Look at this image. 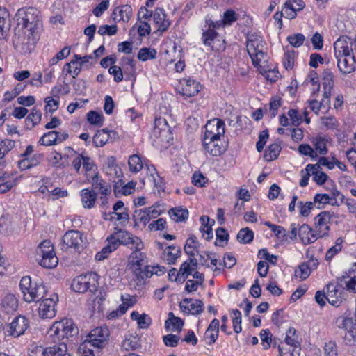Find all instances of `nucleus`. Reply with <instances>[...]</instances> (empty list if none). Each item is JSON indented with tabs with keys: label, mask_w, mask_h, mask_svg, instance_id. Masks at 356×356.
I'll return each instance as SVG.
<instances>
[{
	"label": "nucleus",
	"mask_w": 356,
	"mask_h": 356,
	"mask_svg": "<svg viewBox=\"0 0 356 356\" xmlns=\"http://www.w3.org/2000/svg\"><path fill=\"white\" fill-rule=\"evenodd\" d=\"M39 13L35 8L31 7L20 8L15 15L19 33L15 42L24 54L31 53L38 40L37 31L41 26Z\"/></svg>",
	"instance_id": "1"
},
{
	"label": "nucleus",
	"mask_w": 356,
	"mask_h": 356,
	"mask_svg": "<svg viewBox=\"0 0 356 356\" xmlns=\"http://www.w3.org/2000/svg\"><path fill=\"white\" fill-rule=\"evenodd\" d=\"M354 41L352 42L348 37L342 36L334 44V56L337 60V66L343 74H349L356 70V58L353 51Z\"/></svg>",
	"instance_id": "2"
},
{
	"label": "nucleus",
	"mask_w": 356,
	"mask_h": 356,
	"mask_svg": "<svg viewBox=\"0 0 356 356\" xmlns=\"http://www.w3.org/2000/svg\"><path fill=\"white\" fill-rule=\"evenodd\" d=\"M19 288L24 300L29 303L38 302L44 297L46 288L42 282H32L29 276L23 277L19 282Z\"/></svg>",
	"instance_id": "3"
},
{
	"label": "nucleus",
	"mask_w": 356,
	"mask_h": 356,
	"mask_svg": "<svg viewBox=\"0 0 356 356\" xmlns=\"http://www.w3.org/2000/svg\"><path fill=\"white\" fill-rule=\"evenodd\" d=\"M99 275L95 272L81 275L73 279L71 284L72 290L77 293L90 291L95 293L99 286Z\"/></svg>",
	"instance_id": "4"
},
{
	"label": "nucleus",
	"mask_w": 356,
	"mask_h": 356,
	"mask_svg": "<svg viewBox=\"0 0 356 356\" xmlns=\"http://www.w3.org/2000/svg\"><path fill=\"white\" fill-rule=\"evenodd\" d=\"M264 46L265 42L261 35L256 33L248 35L246 41L247 51L255 67L259 66L260 62L264 58Z\"/></svg>",
	"instance_id": "5"
},
{
	"label": "nucleus",
	"mask_w": 356,
	"mask_h": 356,
	"mask_svg": "<svg viewBox=\"0 0 356 356\" xmlns=\"http://www.w3.org/2000/svg\"><path fill=\"white\" fill-rule=\"evenodd\" d=\"M37 256L40 257L39 264L44 268H53L58 265V259L56 256L50 241H43L38 247Z\"/></svg>",
	"instance_id": "6"
},
{
	"label": "nucleus",
	"mask_w": 356,
	"mask_h": 356,
	"mask_svg": "<svg viewBox=\"0 0 356 356\" xmlns=\"http://www.w3.org/2000/svg\"><path fill=\"white\" fill-rule=\"evenodd\" d=\"M49 333L51 337L55 338V340H60L76 334L78 329L72 320L63 319L55 322L49 329Z\"/></svg>",
	"instance_id": "7"
},
{
	"label": "nucleus",
	"mask_w": 356,
	"mask_h": 356,
	"mask_svg": "<svg viewBox=\"0 0 356 356\" xmlns=\"http://www.w3.org/2000/svg\"><path fill=\"white\" fill-rule=\"evenodd\" d=\"M110 236L111 240L117 243L118 247L122 244L131 245L130 248L133 250H141L143 248L142 241L126 230L115 227Z\"/></svg>",
	"instance_id": "8"
},
{
	"label": "nucleus",
	"mask_w": 356,
	"mask_h": 356,
	"mask_svg": "<svg viewBox=\"0 0 356 356\" xmlns=\"http://www.w3.org/2000/svg\"><path fill=\"white\" fill-rule=\"evenodd\" d=\"M110 337V331L106 326H101L93 329L88 334V341L85 342V347L90 345L98 349L103 348L107 343Z\"/></svg>",
	"instance_id": "9"
},
{
	"label": "nucleus",
	"mask_w": 356,
	"mask_h": 356,
	"mask_svg": "<svg viewBox=\"0 0 356 356\" xmlns=\"http://www.w3.org/2000/svg\"><path fill=\"white\" fill-rule=\"evenodd\" d=\"M62 249L67 250L74 248L75 250L83 248V234L78 230H70L65 232L63 236Z\"/></svg>",
	"instance_id": "10"
},
{
	"label": "nucleus",
	"mask_w": 356,
	"mask_h": 356,
	"mask_svg": "<svg viewBox=\"0 0 356 356\" xmlns=\"http://www.w3.org/2000/svg\"><path fill=\"white\" fill-rule=\"evenodd\" d=\"M339 328L347 330L345 334V339L350 343H356V319L352 318L339 317L336 321Z\"/></svg>",
	"instance_id": "11"
},
{
	"label": "nucleus",
	"mask_w": 356,
	"mask_h": 356,
	"mask_svg": "<svg viewBox=\"0 0 356 356\" xmlns=\"http://www.w3.org/2000/svg\"><path fill=\"white\" fill-rule=\"evenodd\" d=\"M334 216V213L330 211H321L314 218V229L318 232V235L321 237L327 235L330 229L329 224L332 218Z\"/></svg>",
	"instance_id": "12"
},
{
	"label": "nucleus",
	"mask_w": 356,
	"mask_h": 356,
	"mask_svg": "<svg viewBox=\"0 0 356 356\" xmlns=\"http://www.w3.org/2000/svg\"><path fill=\"white\" fill-rule=\"evenodd\" d=\"M205 129L204 137L220 138L225 134V122L220 119L215 118L207 123Z\"/></svg>",
	"instance_id": "13"
},
{
	"label": "nucleus",
	"mask_w": 356,
	"mask_h": 356,
	"mask_svg": "<svg viewBox=\"0 0 356 356\" xmlns=\"http://www.w3.org/2000/svg\"><path fill=\"white\" fill-rule=\"evenodd\" d=\"M58 300V298L56 295L52 298H44L39 306L40 316L43 319L54 318L56 313L55 307Z\"/></svg>",
	"instance_id": "14"
},
{
	"label": "nucleus",
	"mask_w": 356,
	"mask_h": 356,
	"mask_svg": "<svg viewBox=\"0 0 356 356\" xmlns=\"http://www.w3.org/2000/svg\"><path fill=\"white\" fill-rule=\"evenodd\" d=\"M29 321L22 316L15 318L8 325L7 332L10 335L18 337L23 334L29 327Z\"/></svg>",
	"instance_id": "15"
},
{
	"label": "nucleus",
	"mask_w": 356,
	"mask_h": 356,
	"mask_svg": "<svg viewBox=\"0 0 356 356\" xmlns=\"http://www.w3.org/2000/svg\"><path fill=\"white\" fill-rule=\"evenodd\" d=\"M202 144L204 150L213 156H220L225 152L220 138L204 137Z\"/></svg>",
	"instance_id": "16"
},
{
	"label": "nucleus",
	"mask_w": 356,
	"mask_h": 356,
	"mask_svg": "<svg viewBox=\"0 0 356 356\" xmlns=\"http://www.w3.org/2000/svg\"><path fill=\"white\" fill-rule=\"evenodd\" d=\"M180 308L184 313L195 315L202 312L204 304L200 300L184 298L180 302Z\"/></svg>",
	"instance_id": "17"
},
{
	"label": "nucleus",
	"mask_w": 356,
	"mask_h": 356,
	"mask_svg": "<svg viewBox=\"0 0 356 356\" xmlns=\"http://www.w3.org/2000/svg\"><path fill=\"white\" fill-rule=\"evenodd\" d=\"M283 7L285 18L292 19L296 17L298 11L305 7V3L302 0H286Z\"/></svg>",
	"instance_id": "18"
},
{
	"label": "nucleus",
	"mask_w": 356,
	"mask_h": 356,
	"mask_svg": "<svg viewBox=\"0 0 356 356\" xmlns=\"http://www.w3.org/2000/svg\"><path fill=\"white\" fill-rule=\"evenodd\" d=\"M298 235L304 244L312 243L317 238H322L321 236L318 235V232L316 229H313L307 224H303L299 227Z\"/></svg>",
	"instance_id": "19"
},
{
	"label": "nucleus",
	"mask_w": 356,
	"mask_h": 356,
	"mask_svg": "<svg viewBox=\"0 0 356 356\" xmlns=\"http://www.w3.org/2000/svg\"><path fill=\"white\" fill-rule=\"evenodd\" d=\"M153 19L157 26L156 31L163 33L168 30L170 26V22L166 19V15L164 10L161 8H156L154 11Z\"/></svg>",
	"instance_id": "20"
},
{
	"label": "nucleus",
	"mask_w": 356,
	"mask_h": 356,
	"mask_svg": "<svg viewBox=\"0 0 356 356\" xmlns=\"http://www.w3.org/2000/svg\"><path fill=\"white\" fill-rule=\"evenodd\" d=\"M318 265L317 260H309L300 264L295 270V276L301 280H306L311 274L312 270L316 268Z\"/></svg>",
	"instance_id": "21"
},
{
	"label": "nucleus",
	"mask_w": 356,
	"mask_h": 356,
	"mask_svg": "<svg viewBox=\"0 0 356 356\" xmlns=\"http://www.w3.org/2000/svg\"><path fill=\"white\" fill-rule=\"evenodd\" d=\"M181 93L187 97H192L197 95L201 88L200 83L195 80L190 79H183L181 80Z\"/></svg>",
	"instance_id": "22"
},
{
	"label": "nucleus",
	"mask_w": 356,
	"mask_h": 356,
	"mask_svg": "<svg viewBox=\"0 0 356 356\" xmlns=\"http://www.w3.org/2000/svg\"><path fill=\"white\" fill-rule=\"evenodd\" d=\"M338 283L341 286L345 284L347 290L356 293V264L349 270L347 276L338 278Z\"/></svg>",
	"instance_id": "23"
},
{
	"label": "nucleus",
	"mask_w": 356,
	"mask_h": 356,
	"mask_svg": "<svg viewBox=\"0 0 356 356\" xmlns=\"http://www.w3.org/2000/svg\"><path fill=\"white\" fill-rule=\"evenodd\" d=\"M93 191H99L102 195L111 193V186L109 183L102 179L98 174L95 175L91 179Z\"/></svg>",
	"instance_id": "24"
},
{
	"label": "nucleus",
	"mask_w": 356,
	"mask_h": 356,
	"mask_svg": "<svg viewBox=\"0 0 356 356\" xmlns=\"http://www.w3.org/2000/svg\"><path fill=\"white\" fill-rule=\"evenodd\" d=\"M145 254L140 250H134L130 256L131 265L133 271L136 275L142 269V266L145 264Z\"/></svg>",
	"instance_id": "25"
},
{
	"label": "nucleus",
	"mask_w": 356,
	"mask_h": 356,
	"mask_svg": "<svg viewBox=\"0 0 356 356\" xmlns=\"http://www.w3.org/2000/svg\"><path fill=\"white\" fill-rule=\"evenodd\" d=\"M218 35V33L216 31H211L208 29L207 31L202 33V41L204 45L209 46L211 48L212 50L220 51L221 49H225L224 43L220 44L218 47H216L212 45V43L214 42L215 39Z\"/></svg>",
	"instance_id": "26"
},
{
	"label": "nucleus",
	"mask_w": 356,
	"mask_h": 356,
	"mask_svg": "<svg viewBox=\"0 0 356 356\" xmlns=\"http://www.w3.org/2000/svg\"><path fill=\"white\" fill-rule=\"evenodd\" d=\"M306 171L311 172L312 175L314 176V180L319 185L323 184L327 179V175L319 168L318 165H313V164H308L305 168Z\"/></svg>",
	"instance_id": "27"
},
{
	"label": "nucleus",
	"mask_w": 356,
	"mask_h": 356,
	"mask_svg": "<svg viewBox=\"0 0 356 356\" xmlns=\"http://www.w3.org/2000/svg\"><path fill=\"white\" fill-rule=\"evenodd\" d=\"M111 134L115 135L114 131H110L108 129H103L96 132L93 137V143L96 147H103L106 143L108 142L111 138Z\"/></svg>",
	"instance_id": "28"
},
{
	"label": "nucleus",
	"mask_w": 356,
	"mask_h": 356,
	"mask_svg": "<svg viewBox=\"0 0 356 356\" xmlns=\"http://www.w3.org/2000/svg\"><path fill=\"white\" fill-rule=\"evenodd\" d=\"M82 204L84 208L91 209L94 207L97 200V193L89 188H84L81 191Z\"/></svg>",
	"instance_id": "29"
},
{
	"label": "nucleus",
	"mask_w": 356,
	"mask_h": 356,
	"mask_svg": "<svg viewBox=\"0 0 356 356\" xmlns=\"http://www.w3.org/2000/svg\"><path fill=\"white\" fill-rule=\"evenodd\" d=\"M42 159V155L40 154H34L31 158L29 159L24 157V159L20 160L18 162V167L21 170H25L32 167L36 166L41 162Z\"/></svg>",
	"instance_id": "30"
},
{
	"label": "nucleus",
	"mask_w": 356,
	"mask_h": 356,
	"mask_svg": "<svg viewBox=\"0 0 356 356\" xmlns=\"http://www.w3.org/2000/svg\"><path fill=\"white\" fill-rule=\"evenodd\" d=\"M184 325V321L179 317L174 316L172 312L168 314V318L165 321V328L169 331L180 332Z\"/></svg>",
	"instance_id": "31"
},
{
	"label": "nucleus",
	"mask_w": 356,
	"mask_h": 356,
	"mask_svg": "<svg viewBox=\"0 0 356 356\" xmlns=\"http://www.w3.org/2000/svg\"><path fill=\"white\" fill-rule=\"evenodd\" d=\"M107 244L105 245L100 252H97L95 255V259L102 261L107 258L110 253L115 250L118 247L117 243L111 239V236L107 238Z\"/></svg>",
	"instance_id": "32"
},
{
	"label": "nucleus",
	"mask_w": 356,
	"mask_h": 356,
	"mask_svg": "<svg viewBox=\"0 0 356 356\" xmlns=\"http://www.w3.org/2000/svg\"><path fill=\"white\" fill-rule=\"evenodd\" d=\"M1 307L7 313L15 311L18 307L17 300L13 294L8 293L1 300Z\"/></svg>",
	"instance_id": "33"
},
{
	"label": "nucleus",
	"mask_w": 356,
	"mask_h": 356,
	"mask_svg": "<svg viewBox=\"0 0 356 356\" xmlns=\"http://www.w3.org/2000/svg\"><path fill=\"white\" fill-rule=\"evenodd\" d=\"M67 350L65 343H60L54 346L45 348L42 353V356H62Z\"/></svg>",
	"instance_id": "34"
},
{
	"label": "nucleus",
	"mask_w": 356,
	"mask_h": 356,
	"mask_svg": "<svg viewBox=\"0 0 356 356\" xmlns=\"http://www.w3.org/2000/svg\"><path fill=\"white\" fill-rule=\"evenodd\" d=\"M170 218L175 222H182L188 217V211L182 207L172 208L169 211Z\"/></svg>",
	"instance_id": "35"
},
{
	"label": "nucleus",
	"mask_w": 356,
	"mask_h": 356,
	"mask_svg": "<svg viewBox=\"0 0 356 356\" xmlns=\"http://www.w3.org/2000/svg\"><path fill=\"white\" fill-rule=\"evenodd\" d=\"M42 118V113L40 111L36 108H33L31 110V113L26 118V125L27 129H32L36 124H39Z\"/></svg>",
	"instance_id": "36"
},
{
	"label": "nucleus",
	"mask_w": 356,
	"mask_h": 356,
	"mask_svg": "<svg viewBox=\"0 0 356 356\" xmlns=\"http://www.w3.org/2000/svg\"><path fill=\"white\" fill-rule=\"evenodd\" d=\"M197 261L195 259L190 258L187 261H184L180 266L179 272L183 277L184 280L188 276L192 273V271L197 267Z\"/></svg>",
	"instance_id": "37"
},
{
	"label": "nucleus",
	"mask_w": 356,
	"mask_h": 356,
	"mask_svg": "<svg viewBox=\"0 0 356 356\" xmlns=\"http://www.w3.org/2000/svg\"><path fill=\"white\" fill-rule=\"evenodd\" d=\"M281 151V147L278 143L270 145L265 151L264 158L267 161H272L276 159Z\"/></svg>",
	"instance_id": "38"
},
{
	"label": "nucleus",
	"mask_w": 356,
	"mask_h": 356,
	"mask_svg": "<svg viewBox=\"0 0 356 356\" xmlns=\"http://www.w3.org/2000/svg\"><path fill=\"white\" fill-rule=\"evenodd\" d=\"M170 131V127L166 120L163 118H158L154 122V134H159V137H163Z\"/></svg>",
	"instance_id": "39"
},
{
	"label": "nucleus",
	"mask_w": 356,
	"mask_h": 356,
	"mask_svg": "<svg viewBox=\"0 0 356 356\" xmlns=\"http://www.w3.org/2000/svg\"><path fill=\"white\" fill-rule=\"evenodd\" d=\"M198 245L199 244L196 237L194 236H190L186 241L184 251L189 256L193 257L195 254H198Z\"/></svg>",
	"instance_id": "40"
},
{
	"label": "nucleus",
	"mask_w": 356,
	"mask_h": 356,
	"mask_svg": "<svg viewBox=\"0 0 356 356\" xmlns=\"http://www.w3.org/2000/svg\"><path fill=\"white\" fill-rule=\"evenodd\" d=\"M82 68V63L79 62L75 58L72 60L70 63L65 64L64 70L75 78L79 74Z\"/></svg>",
	"instance_id": "41"
},
{
	"label": "nucleus",
	"mask_w": 356,
	"mask_h": 356,
	"mask_svg": "<svg viewBox=\"0 0 356 356\" xmlns=\"http://www.w3.org/2000/svg\"><path fill=\"white\" fill-rule=\"evenodd\" d=\"M128 164L131 172L137 173L141 170L143 167L140 157L138 154H134L129 156Z\"/></svg>",
	"instance_id": "42"
},
{
	"label": "nucleus",
	"mask_w": 356,
	"mask_h": 356,
	"mask_svg": "<svg viewBox=\"0 0 356 356\" xmlns=\"http://www.w3.org/2000/svg\"><path fill=\"white\" fill-rule=\"evenodd\" d=\"M180 253V250L172 245L168 246L164 250V254L166 255L165 259L169 264H175Z\"/></svg>",
	"instance_id": "43"
},
{
	"label": "nucleus",
	"mask_w": 356,
	"mask_h": 356,
	"mask_svg": "<svg viewBox=\"0 0 356 356\" xmlns=\"http://www.w3.org/2000/svg\"><path fill=\"white\" fill-rule=\"evenodd\" d=\"M137 56L138 60L143 62L152 60L156 56V51L154 49L143 47L139 50Z\"/></svg>",
	"instance_id": "44"
},
{
	"label": "nucleus",
	"mask_w": 356,
	"mask_h": 356,
	"mask_svg": "<svg viewBox=\"0 0 356 356\" xmlns=\"http://www.w3.org/2000/svg\"><path fill=\"white\" fill-rule=\"evenodd\" d=\"M133 218L136 225L139 223L146 225L150 220L146 208L145 209L136 210L133 214Z\"/></svg>",
	"instance_id": "45"
},
{
	"label": "nucleus",
	"mask_w": 356,
	"mask_h": 356,
	"mask_svg": "<svg viewBox=\"0 0 356 356\" xmlns=\"http://www.w3.org/2000/svg\"><path fill=\"white\" fill-rule=\"evenodd\" d=\"M254 238V233L249 228H242L237 234V239L241 243H249Z\"/></svg>",
	"instance_id": "46"
},
{
	"label": "nucleus",
	"mask_w": 356,
	"mask_h": 356,
	"mask_svg": "<svg viewBox=\"0 0 356 356\" xmlns=\"http://www.w3.org/2000/svg\"><path fill=\"white\" fill-rule=\"evenodd\" d=\"M313 145L320 154L325 155L327 153V140L325 138L318 136L313 138Z\"/></svg>",
	"instance_id": "47"
},
{
	"label": "nucleus",
	"mask_w": 356,
	"mask_h": 356,
	"mask_svg": "<svg viewBox=\"0 0 356 356\" xmlns=\"http://www.w3.org/2000/svg\"><path fill=\"white\" fill-rule=\"evenodd\" d=\"M57 131H51L44 134L40 139L42 145L50 146L56 144Z\"/></svg>",
	"instance_id": "48"
},
{
	"label": "nucleus",
	"mask_w": 356,
	"mask_h": 356,
	"mask_svg": "<svg viewBox=\"0 0 356 356\" xmlns=\"http://www.w3.org/2000/svg\"><path fill=\"white\" fill-rule=\"evenodd\" d=\"M298 337L296 334V330L293 327H290L286 333L285 337V342L286 344L293 346L294 348L300 346V343L298 340Z\"/></svg>",
	"instance_id": "49"
},
{
	"label": "nucleus",
	"mask_w": 356,
	"mask_h": 356,
	"mask_svg": "<svg viewBox=\"0 0 356 356\" xmlns=\"http://www.w3.org/2000/svg\"><path fill=\"white\" fill-rule=\"evenodd\" d=\"M118 10V15L120 16V19L124 22H129L132 16V8L131 6L126 4L122 6L117 7Z\"/></svg>",
	"instance_id": "50"
},
{
	"label": "nucleus",
	"mask_w": 356,
	"mask_h": 356,
	"mask_svg": "<svg viewBox=\"0 0 356 356\" xmlns=\"http://www.w3.org/2000/svg\"><path fill=\"white\" fill-rule=\"evenodd\" d=\"M138 346L137 338L132 336L125 338L121 344L122 348L126 351L135 350L138 348Z\"/></svg>",
	"instance_id": "51"
},
{
	"label": "nucleus",
	"mask_w": 356,
	"mask_h": 356,
	"mask_svg": "<svg viewBox=\"0 0 356 356\" xmlns=\"http://www.w3.org/2000/svg\"><path fill=\"white\" fill-rule=\"evenodd\" d=\"M233 329L236 333H240L241 328V313L239 310L235 309L232 312Z\"/></svg>",
	"instance_id": "52"
},
{
	"label": "nucleus",
	"mask_w": 356,
	"mask_h": 356,
	"mask_svg": "<svg viewBox=\"0 0 356 356\" xmlns=\"http://www.w3.org/2000/svg\"><path fill=\"white\" fill-rule=\"evenodd\" d=\"M323 87H328L333 88L334 86V74L330 69L324 70L323 74Z\"/></svg>",
	"instance_id": "53"
},
{
	"label": "nucleus",
	"mask_w": 356,
	"mask_h": 356,
	"mask_svg": "<svg viewBox=\"0 0 356 356\" xmlns=\"http://www.w3.org/2000/svg\"><path fill=\"white\" fill-rule=\"evenodd\" d=\"M305 40V37L302 33H296L287 37V41L294 47H300Z\"/></svg>",
	"instance_id": "54"
},
{
	"label": "nucleus",
	"mask_w": 356,
	"mask_h": 356,
	"mask_svg": "<svg viewBox=\"0 0 356 356\" xmlns=\"http://www.w3.org/2000/svg\"><path fill=\"white\" fill-rule=\"evenodd\" d=\"M325 356H338V348L336 343L330 341L325 343L324 346Z\"/></svg>",
	"instance_id": "55"
},
{
	"label": "nucleus",
	"mask_w": 356,
	"mask_h": 356,
	"mask_svg": "<svg viewBox=\"0 0 356 356\" xmlns=\"http://www.w3.org/2000/svg\"><path fill=\"white\" fill-rule=\"evenodd\" d=\"M238 18V15L233 10H227L223 14L222 21L225 26H230L233 22H236Z\"/></svg>",
	"instance_id": "56"
},
{
	"label": "nucleus",
	"mask_w": 356,
	"mask_h": 356,
	"mask_svg": "<svg viewBox=\"0 0 356 356\" xmlns=\"http://www.w3.org/2000/svg\"><path fill=\"white\" fill-rule=\"evenodd\" d=\"M87 120L92 124L101 125L103 122L104 117L101 113L92 111L88 113Z\"/></svg>",
	"instance_id": "57"
},
{
	"label": "nucleus",
	"mask_w": 356,
	"mask_h": 356,
	"mask_svg": "<svg viewBox=\"0 0 356 356\" xmlns=\"http://www.w3.org/2000/svg\"><path fill=\"white\" fill-rule=\"evenodd\" d=\"M44 102L46 103L44 110L46 112H49L51 113L56 111L59 106V101L57 99H54L51 97H48L45 98Z\"/></svg>",
	"instance_id": "58"
},
{
	"label": "nucleus",
	"mask_w": 356,
	"mask_h": 356,
	"mask_svg": "<svg viewBox=\"0 0 356 356\" xmlns=\"http://www.w3.org/2000/svg\"><path fill=\"white\" fill-rule=\"evenodd\" d=\"M260 337L264 345V349H268L270 347L272 341V334L268 329L262 330L260 332Z\"/></svg>",
	"instance_id": "59"
},
{
	"label": "nucleus",
	"mask_w": 356,
	"mask_h": 356,
	"mask_svg": "<svg viewBox=\"0 0 356 356\" xmlns=\"http://www.w3.org/2000/svg\"><path fill=\"white\" fill-rule=\"evenodd\" d=\"M298 204L300 208V214L302 216L307 217L313 209L314 203L312 202H307L305 203L300 202Z\"/></svg>",
	"instance_id": "60"
},
{
	"label": "nucleus",
	"mask_w": 356,
	"mask_h": 356,
	"mask_svg": "<svg viewBox=\"0 0 356 356\" xmlns=\"http://www.w3.org/2000/svg\"><path fill=\"white\" fill-rule=\"evenodd\" d=\"M157 268V266H145L143 270H140L138 273V275H139L142 279L150 277L154 274L158 275V271L156 270Z\"/></svg>",
	"instance_id": "61"
},
{
	"label": "nucleus",
	"mask_w": 356,
	"mask_h": 356,
	"mask_svg": "<svg viewBox=\"0 0 356 356\" xmlns=\"http://www.w3.org/2000/svg\"><path fill=\"white\" fill-rule=\"evenodd\" d=\"M298 152L300 154L305 156H309L312 159H314L317 156L316 152L308 144L300 145L298 147Z\"/></svg>",
	"instance_id": "62"
},
{
	"label": "nucleus",
	"mask_w": 356,
	"mask_h": 356,
	"mask_svg": "<svg viewBox=\"0 0 356 356\" xmlns=\"http://www.w3.org/2000/svg\"><path fill=\"white\" fill-rule=\"evenodd\" d=\"M207 182V179L200 172H195L192 177V183L197 187H203Z\"/></svg>",
	"instance_id": "63"
},
{
	"label": "nucleus",
	"mask_w": 356,
	"mask_h": 356,
	"mask_svg": "<svg viewBox=\"0 0 356 356\" xmlns=\"http://www.w3.org/2000/svg\"><path fill=\"white\" fill-rule=\"evenodd\" d=\"M118 27L116 25H104L99 26L98 33L101 35L108 34V35H113L117 33Z\"/></svg>",
	"instance_id": "64"
}]
</instances>
